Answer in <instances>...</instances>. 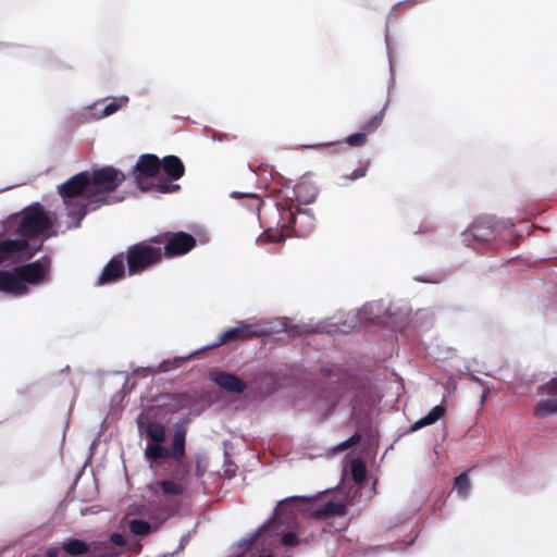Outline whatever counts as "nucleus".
<instances>
[{"mask_svg":"<svg viewBox=\"0 0 557 557\" xmlns=\"http://www.w3.org/2000/svg\"><path fill=\"white\" fill-rule=\"evenodd\" d=\"M55 220V214L48 212L36 202L30 205L22 218L17 232L23 238L0 240V264L13 257H32L28 252L27 239L45 233ZM50 260L46 257L34 262L17 267L13 273L0 271V292L21 296L28 292V284H39L48 275Z\"/></svg>","mask_w":557,"mask_h":557,"instance_id":"1","label":"nucleus"},{"mask_svg":"<svg viewBox=\"0 0 557 557\" xmlns=\"http://www.w3.org/2000/svg\"><path fill=\"white\" fill-rule=\"evenodd\" d=\"M124 180L123 172L112 166H104L91 172H79L58 185V194L62 198L70 219L67 228L79 227L89 210L97 209L101 202H110L111 197L104 194L116 189Z\"/></svg>","mask_w":557,"mask_h":557,"instance_id":"2","label":"nucleus"},{"mask_svg":"<svg viewBox=\"0 0 557 557\" xmlns=\"http://www.w3.org/2000/svg\"><path fill=\"white\" fill-rule=\"evenodd\" d=\"M309 499L307 496H289L280 500L273 516L247 536L240 557H253L255 544L264 554H272L271 548L277 544L289 547L300 544L298 513L305 510V503Z\"/></svg>","mask_w":557,"mask_h":557,"instance_id":"3","label":"nucleus"},{"mask_svg":"<svg viewBox=\"0 0 557 557\" xmlns=\"http://www.w3.org/2000/svg\"><path fill=\"white\" fill-rule=\"evenodd\" d=\"M321 375L329 379L331 384L336 386L330 394V409L333 410L338 404H347L356 410L359 406V398L366 394V387L359 377L350 374L339 366H324L320 369Z\"/></svg>","mask_w":557,"mask_h":557,"instance_id":"4","label":"nucleus"},{"mask_svg":"<svg viewBox=\"0 0 557 557\" xmlns=\"http://www.w3.org/2000/svg\"><path fill=\"white\" fill-rule=\"evenodd\" d=\"M257 337L255 321H239L235 326L227 329L222 332L215 342L202 346L186 356H177L173 359L163 360L156 368H138L135 370V373L138 374L140 371L144 372H158L164 373L170 370V366L178 367V364L185 360L191 359L194 356L220 347L223 344H226L232 341H248Z\"/></svg>","mask_w":557,"mask_h":557,"instance_id":"5","label":"nucleus"},{"mask_svg":"<svg viewBox=\"0 0 557 557\" xmlns=\"http://www.w3.org/2000/svg\"><path fill=\"white\" fill-rule=\"evenodd\" d=\"M160 174L161 161L156 154L150 153L140 156L133 171L135 183L141 191L172 194L181 188L178 184L161 180Z\"/></svg>","mask_w":557,"mask_h":557,"instance_id":"6","label":"nucleus"},{"mask_svg":"<svg viewBox=\"0 0 557 557\" xmlns=\"http://www.w3.org/2000/svg\"><path fill=\"white\" fill-rule=\"evenodd\" d=\"M512 225L510 220L482 214L476 216L462 233V240L467 246H473L474 242H490Z\"/></svg>","mask_w":557,"mask_h":557,"instance_id":"7","label":"nucleus"},{"mask_svg":"<svg viewBox=\"0 0 557 557\" xmlns=\"http://www.w3.org/2000/svg\"><path fill=\"white\" fill-rule=\"evenodd\" d=\"M162 248L152 242H140L128 247L124 256L129 275H135L161 260Z\"/></svg>","mask_w":557,"mask_h":557,"instance_id":"8","label":"nucleus"},{"mask_svg":"<svg viewBox=\"0 0 557 557\" xmlns=\"http://www.w3.org/2000/svg\"><path fill=\"white\" fill-rule=\"evenodd\" d=\"M286 318H262L255 320L257 337L271 336L282 332L293 335H301L313 332V329L306 324L288 325Z\"/></svg>","mask_w":557,"mask_h":557,"instance_id":"9","label":"nucleus"},{"mask_svg":"<svg viewBox=\"0 0 557 557\" xmlns=\"http://www.w3.org/2000/svg\"><path fill=\"white\" fill-rule=\"evenodd\" d=\"M540 394L546 396L541 399L535 407V414L539 417H549L557 413V377H553L546 384L540 387Z\"/></svg>","mask_w":557,"mask_h":557,"instance_id":"10","label":"nucleus"},{"mask_svg":"<svg viewBox=\"0 0 557 557\" xmlns=\"http://www.w3.org/2000/svg\"><path fill=\"white\" fill-rule=\"evenodd\" d=\"M125 263L126 260L123 253L112 257L104 265L96 285H109L122 280L125 276Z\"/></svg>","mask_w":557,"mask_h":557,"instance_id":"11","label":"nucleus"},{"mask_svg":"<svg viewBox=\"0 0 557 557\" xmlns=\"http://www.w3.org/2000/svg\"><path fill=\"white\" fill-rule=\"evenodd\" d=\"M196 245L193 235L185 232H177L171 235L163 247V253L166 257H175L187 253Z\"/></svg>","mask_w":557,"mask_h":557,"instance_id":"12","label":"nucleus"},{"mask_svg":"<svg viewBox=\"0 0 557 557\" xmlns=\"http://www.w3.org/2000/svg\"><path fill=\"white\" fill-rule=\"evenodd\" d=\"M209 379L221 389L231 394H243L247 389V383L231 372L212 371L209 374Z\"/></svg>","mask_w":557,"mask_h":557,"instance_id":"13","label":"nucleus"},{"mask_svg":"<svg viewBox=\"0 0 557 557\" xmlns=\"http://www.w3.org/2000/svg\"><path fill=\"white\" fill-rule=\"evenodd\" d=\"M359 311L361 313V319L366 323L385 322L384 314H395V311H392L383 300L368 302L360 308Z\"/></svg>","mask_w":557,"mask_h":557,"instance_id":"14","label":"nucleus"},{"mask_svg":"<svg viewBox=\"0 0 557 557\" xmlns=\"http://www.w3.org/2000/svg\"><path fill=\"white\" fill-rule=\"evenodd\" d=\"M139 433L145 434L150 443L163 442L165 440V428L160 422L146 421L145 416L140 413L136 419Z\"/></svg>","mask_w":557,"mask_h":557,"instance_id":"15","label":"nucleus"},{"mask_svg":"<svg viewBox=\"0 0 557 557\" xmlns=\"http://www.w3.org/2000/svg\"><path fill=\"white\" fill-rule=\"evenodd\" d=\"M187 474H184L182 468H177L172 473L171 480H162L156 483V485H151L150 490L156 492L157 488L161 491L164 496H178L184 492L183 485L178 482L181 479H184Z\"/></svg>","mask_w":557,"mask_h":557,"instance_id":"16","label":"nucleus"},{"mask_svg":"<svg viewBox=\"0 0 557 557\" xmlns=\"http://www.w3.org/2000/svg\"><path fill=\"white\" fill-rule=\"evenodd\" d=\"M174 460L177 462V468H182L184 474H188V467L183 462V457L185 455V431L176 430L173 436L172 442V451Z\"/></svg>","mask_w":557,"mask_h":557,"instance_id":"17","label":"nucleus"},{"mask_svg":"<svg viewBox=\"0 0 557 557\" xmlns=\"http://www.w3.org/2000/svg\"><path fill=\"white\" fill-rule=\"evenodd\" d=\"M161 161V173H165L172 180L181 178L185 173V166L176 156H165Z\"/></svg>","mask_w":557,"mask_h":557,"instance_id":"18","label":"nucleus"},{"mask_svg":"<svg viewBox=\"0 0 557 557\" xmlns=\"http://www.w3.org/2000/svg\"><path fill=\"white\" fill-rule=\"evenodd\" d=\"M445 411L446 409L443 405L433 407L426 416L422 417L410 426V432H417L424 426L434 424L444 416Z\"/></svg>","mask_w":557,"mask_h":557,"instance_id":"19","label":"nucleus"},{"mask_svg":"<svg viewBox=\"0 0 557 557\" xmlns=\"http://www.w3.org/2000/svg\"><path fill=\"white\" fill-rule=\"evenodd\" d=\"M129 98L127 96H119L114 97L112 101L103 107V109L99 112H95L92 114L94 120H101L108 116L113 115L120 109H123L127 106Z\"/></svg>","mask_w":557,"mask_h":557,"instance_id":"20","label":"nucleus"},{"mask_svg":"<svg viewBox=\"0 0 557 557\" xmlns=\"http://www.w3.org/2000/svg\"><path fill=\"white\" fill-rule=\"evenodd\" d=\"M405 313L408 314V323L417 329H429L433 322L430 309H419L413 314H410V310L406 309Z\"/></svg>","mask_w":557,"mask_h":557,"instance_id":"21","label":"nucleus"},{"mask_svg":"<svg viewBox=\"0 0 557 557\" xmlns=\"http://www.w3.org/2000/svg\"><path fill=\"white\" fill-rule=\"evenodd\" d=\"M145 458L147 461L152 462L160 459H168L171 456V451L162 445V442L148 443L145 451Z\"/></svg>","mask_w":557,"mask_h":557,"instance_id":"22","label":"nucleus"},{"mask_svg":"<svg viewBox=\"0 0 557 557\" xmlns=\"http://www.w3.org/2000/svg\"><path fill=\"white\" fill-rule=\"evenodd\" d=\"M346 505L342 503L327 502L320 509L314 511V516L318 518H325L331 516H341L345 513Z\"/></svg>","mask_w":557,"mask_h":557,"instance_id":"23","label":"nucleus"},{"mask_svg":"<svg viewBox=\"0 0 557 557\" xmlns=\"http://www.w3.org/2000/svg\"><path fill=\"white\" fill-rule=\"evenodd\" d=\"M62 548L66 554L73 556L83 555L89 552L88 544L78 539H70L67 541H64L62 544Z\"/></svg>","mask_w":557,"mask_h":557,"instance_id":"24","label":"nucleus"},{"mask_svg":"<svg viewBox=\"0 0 557 557\" xmlns=\"http://www.w3.org/2000/svg\"><path fill=\"white\" fill-rule=\"evenodd\" d=\"M454 490L460 498H467L471 492V483L466 472L460 473L455 479Z\"/></svg>","mask_w":557,"mask_h":557,"instance_id":"25","label":"nucleus"},{"mask_svg":"<svg viewBox=\"0 0 557 557\" xmlns=\"http://www.w3.org/2000/svg\"><path fill=\"white\" fill-rule=\"evenodd\" d=\"M351 478L356 484L360 485L366 481L367 469L362 460L355 459L350 465Z\"/></svg>","mask_w":557,"mask_h":557,"instance_id":"26","label":"nucleus"},{"mask_svg":"<svg viewBox=\"0 0 557 557\" xmlns=\"http://www.w3.org/2000/svg\"><path fill=\"white\" fill-rule=\"evenodd\" d=\"M361 322H363V320L361 319V313L358 309V310H351V311L347 312L345 314V318L338 319L336 324L354 330V329L358 327V325Z\"/></svg>","mask_w":557,"mask_h":557,"instance_id":"27","label":"nucleus"},{"mask_svg":"<svg viewBox=\"0 0 557 557\" xmlns=\"http://www.w3.org/2000/svg\"><path fill=\"white\" fill-rule=\"evenodd\" d=\"M129 531L135 535H147L151 533L156 528L151 525V523L140 520V519H132L128 522Z\"/></svg>","mask_w":557,"mask_h":557,"instance_id":"28","label":"nucleus"},{"mask_svg":"<svg viewBox=\"0 0 557 557\" xmlns=\"http://www.w3.org/2000/svg\"><path fill=\"white\" fill-rule=\"evenodd\" d=\"M360 441H361V435L358 432H356L346 441H343V442L338 443L337 445L333 446L332 448H330L329 454L336 455V454L343 453L346 449L350 448L351 446L358 444Z\"/></svg>","mask_w":557,"mask_h":557,"instance_id":"29","label":"nucleus"},{"mask_svg":"<svg viewBox=\"0 0 557 557\" xmlns=\"http://www.w3.org/2000/svg\"><path fill=\"white\" fill-rule=\"evenodd\" d=\"M388 103H389V99L386 100L384 107L382 108V110L380 112H377L374 116H372L368 122H366L363 124L362 129L364 132L371 133V132H374L376 128H379V126L383 122V119L385 115V110H386Z\"/></svg>","mask_w":557,"mask_h":557,"instance_id":"30","label":"nucleus"},{"mask_svg":"<svg viewBox=\"0 0 557 557\" xmlns=\"http://www.w3.org/2000/svg\"><path fill=\"white\" fill-rule=\"evenodd\" d=\"M345 143L351 147H362L367 143V134L366 132L350 134L345 138Z\"/></svg>","mask_w":557,"mask_h":557,"instance_id":"31","label":"nucleus"},{"mask_svg":"<svg viewBox=\"0 0 557 557\" xmlns=\"http://www.w3.org/2000/svg\"><path fill=\"white\" fill-rule=\"evenodd\" d=\"M307 188V186L305 184H298L296 186V197L299 201L300 205H308V203H311L315 200L317 198V191L313 190V193L310 195V196H305L304 195V190Z\"/></svg>","mask_w":557,"mask_h":557,"instance_id":"32","label":"nucleus"},{"mask_svg":"<svg viewBox=\"0 0 557 557\" xmlns=\"http://www.w3.org/2000/svg\"><path fill=\"white\" fill-rule=\"evenodd\" d=\"M261 238H264L265 240H269V242L281 243L285 239V236L283 233H281L278 231L268 230V231L263 232V234L261 235Z\"/></svg>","mask_w":557,"mask_h":557,"instance_id":"33","label":"nucleus"},{"mask_svg":"<svg viewBox=\"0 0 557 557\" xmlns=\"http://www.w3.org/2000/svg\"><path fill=\"white\" fill-rule=\"evenodd\" d=\"M239 196H244V197L252 199V203L250 206L251 210L259 209L261 201H260V199L255 194H251V193L240 194L238 191H233L231 194L232 198H237Z\"/></svg>","mask_w":557,"mask_h":557,"instance_id":"34","label":"nucleus"},{"mask_svg":"<svg viewBox=\"0 0 557 557\" xmlns=\"http://www.w3.org/2000/svg\"><path fill=\"white\" fill-rule=\"evenodd\" d=\"M366 174H367V168H358V169L354 170L349 175H345L343 177L351 180V181H356L358 178L366 176Z\"/></svg>","mask_w":557,"mask_h":557,"instance_id":"35","label":"nucleus"},{"mask_svg":"<svg viewBox=\"0 0 557 557\" xmlns=\"http://www.w3.org/2000/svg\"><path fill=\"white\" fill-rule=\"evenodd\" d=\"M385 42H386V48H387V54H388V58H391L389 39H388V36H387V35L385 36ZM389 66H391V84H389V86H388V92L391 91V88H392V87L394 86V84H395L394 70H393L392 59H389Z\"/></svg>","mask_w":557,"mask_h":557,"instance_id":"36","label":"nucleus"},{"mask_svg":"<svg viewBox=\"0 0 557 557\" xmlns=\"http://www.w3.org/2000/svg\"><path fill=\"white\" fill-rule=\"evenodd\" d=\"M46 556L47 557H58L59 556V548L55 546H50L46 549Z\"/></svg>","mask_w":557,"mask_h":557,"instance_id":"37","label":"nucleus"},{"mask_svg":"<svg viewBox=\"0 0 557 557\" xmlns=\"http://www.w3.org/2000/svg\"><path fill=\"white\" fill-rule=\"evenodd\" d=\"M205 467L201 465V461L200 460H197L196 462V475L198 478H201L205 473Z\"/></svg>","mask_w":557,"mask_h":557,"instance_id":"38","label":"nucleus"},{"mask_svg":"<svg viewBox=\"0 0 557 557\" xmlns=\"http://www.w3.org/2000/svg\"><path fill=\"white\" fill-rule=\"evenodd\" d=\"M286 213L288 214V224L289 225H294L297 221V216H296V213L293 212L290 209H288L286 211Z\"/></svg>","mask_w":557,"mask_h":557,"instance_id":"39","label":"nucleus"},{"mask_svg":"<svg viewBox=\"0 0 557 557\" xmlns=\"http://www.w3.org/2000/svg\"><path fill=\"white\" fill-rule=\"evenodd\" d=\"M297 212L301 215L308 216L309 219L313 220V213L310 209H297Z\"/></svg>","mask_w":557,"mask_h":557,"instance_id":"40","label":"nucleus"},{"mask_svg":"<svg viewBox=\"0 0 557 557\" xmlns=\"http://www.w3.org/2000/svg\"><path fill=\"white\" fill-rule=\"evenodd\" d=\"M488 393H490V389H488V388H485V389L483 391V394H482V396H481V400H480L481 405H483V404L485 403V400H486V397H487Z\"/></svg>","mask_w":557,"mask_h":557,"instance_id":"41","label":"nucleus"},{"mask_svg":"<svg viewBox=\"0 0 557 557\" xmlns=\"http://www.w3.org/2000/svg\"><path fill=\"white\" fill-rule=\"evenodd\" d=\"M469 379H470L471 381H474V382H476V383L482 384V380H481L480 377H478L475 374H473L472 372L469 374Z\"/></svg>","mask_w":557,"mask_h":557,"instance_id":"42","label":"nucleus"},{"mask_svg":"<svg viewBox=\"0 0 557 557\" xmlns=\"http://www.w3.org/2000/svg\"><path fill=\"white\" fill-rule=\"evenodd\" d=\"M141 549V544L139 542H136L133 547H132V550L135 552V553H139Z\"/></svg>","mask_w":557,"mask_h":557,"instance_id":"43","label":"nucleus"},{"mask_svg":"<svg viewBox=\"0 0 557 557\" xmlns=\"http://www.w3.org/2000/svg\"><path fill=\"white\" fill-rule=\"evenodd\" d=\"M322 147H327V148H331L332 147V144H319V145H313L311 146V148H322Z\"/></svg>","mask_w":557,"mask_h":557,"instance_id":"44","label":"nucleus"},{"mask_svg":"<svg viewBox=\"0 0 557 557\" xmlns=\"http://www.w3.org/2000/svg\"><path fill=\"white\" fill-rule=\"evenodd\" d=\"M97 103H98V102H95V103H92V104L86 106V107L84 108V110H87V111L92 110V109L97 106Z\"/></svg>","mask_w":557,"mask_h":557,"instance_id":"45","label":"nucleus"},{"mask_svg":"<svg viewBox=\"0 0 557 557\" xmlns=\"http://www.w3.org/2000/svg\"><path fill=\"white\" fill-rule=\"evenodd\" d=\"M462 373H468L470 374L471 373V370H470V367L469 366H466L465 369H463V372Z\"/></svg>","mask_w":557,"mask_h":557,"instance_id":"46","label":"nucleus"},{"mask_svg":"<svg viewBox=\"0 0 557 557\" xmlns=\"http://www.w3.org/2000/svg\"><path fill=\"white\" fill-rule=\"evenodd\" d=\"M421 282H425V283H437V281L435 280H420Z\"/></svg>","mask_w":557,"mask_h":557,"instance_id":"47","label":"nucleus"},{"mask_svg":"<svg viewBox=\"0 0 557 557\" xmlns=\"http://www.w3.org/2000/svg\"><path fill=\"white\" fill-rule=\"evenodd\" d=\"M185 541H187V537L184 536L181 539V545H180L181 547H183Z\"/></svg>","mask_w":557,"mask_h":557,"instance_id":"48","label":"nucleus"},{"mask_svg":"<svg viewBox=\"0 0 557 557\" xmlns=\"http://www.w3.org/2000/svg\"><path fill=\"white\" fill-rule=\"evenodd\" d=\"M151 242H152V245H153L154 243L160 244V240H157V239H152Z\"/></svg>","mask_w":557,"mask_h":557,"instance_id":"49","label":"nucleus"}]
</instances>
